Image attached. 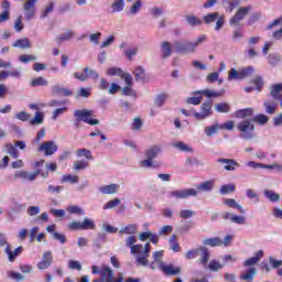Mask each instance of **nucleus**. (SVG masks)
I'll return each instance as SVG.
<instances>
[{
	"mask_svg": "<svg viewBox=\"0 0 282 282\" xmlns=\"http://www.w3.org/2000/svg\"><path fill=\"white\" fill-rule=\"evenodd\" d=\"M43 120H45V115L41 111H37L34 118L30 121V124H43Z\"/></svg>",
	"mask_w": 282,
	"mask_h": 282,
	"instance_id": "obj_44",
	"label": "nucleus"
},
{
	"mask_svg": "<svg viewBox=\"0 0 282 282\" xmlns=\"http://www.w3.org/2000/svg\"><path fill=\"white\" fill-rule=\"evenodd\" d=\"M269 63L272 65V67H276L281 63V55L273 54L269 55Z\"/></svg>",
	"mask_w": 282,
	"mask_h": 282,
	"instance_id": "obj_59",
	"label": "nucleus"
},
{
	"mask_svg": "<svg viewBox=\"0 0 282 282\" xmlns=\"http://www.w3.org/2000/svg\"><path fill=\"white\" fill-rule=\"evenodd\" d=\"M52 251H45L42 260L37 263V270H47L52 265Z\"/></svg>",
	"mask_w": 282,
	"mask_h": 282,
	"instance_id": "obj_14",
	"label": "nucleus"
},
{
	"mask_svg": "<svg viewBox=\"0 0 282 282\" xmlns=\"http://www.w3.org/2000/svg\"><path fill=\"white\" fill-rule=\"evenodd\" d=\"M2 153H7L14 159L19 158V150H17V145H13L12 143H7L2 149Z\"/></svg>",
	"mask_w": 282,
	"mask_h": 282,
	"instance_id": "obj_20",
	"label": "nucleus"
},
{
	"mask_svg": "<svg viewBox=\"0 0 282 282\" xmlns=\"http://www.w3.org/2000/svg\"><path fill=\"white\" fill-rule=\"evenodd\" d=\"M206 41V35H200L197 41H176L174 42V50L180 54H195L197 46Z\"/></svg>",
	"mask_w": 282,
	"mask_h": 282,
	"instance_id": "obj_2",
	"label": "nucleus"
},
{
	"mask_svg": "<svg viewBox=\"0 0 282 282\" xmlns=\"http://www.w3.org/2000/svg\"><path fill=\"white\" fill-rule=\"evenodd\" d=\"M158 269L165 273L166 276H177V274H182V269L173 264L160 263Z\"/></svg>",
	"mask_w": 282,
	"mask_h": 282,
	"instance_id": "obj_12",
	"label": "nucleus"
},
{
	"mask_svg": "<svg viewBox=\"0 0 282 282\" xmlns=\"http://www.w3.org/2000/svg\"><path fill=\"white\" fill-rule=\"evenodd\" d=\"M200 109V112H194V118L196 120H206V118L213 116V101L203 102Z\"/></svg>",
	"mask_w": 282,
	"mask_h": 282,
	"instance_id": "obj_10",
	"label": "nucleus"
},
{
	"mask_svg": "<svg viewBox=\"0 0 282 282\" xmlns=\"http://www.w3.org/2000/svg\"><path fill=\"white\" fill-rule=\"evenodd\" d=\"M205 246H210V248H216L217 246H224V240L221 238H208L203 240Z\"/></svg>",
	"mask_w": 282,
	"mask_h": 282,
	"instance_id": "obj_31",
	"label": "nucleus"
},
{
	"mask_svg": "<svg viewBox=\"0 0 282 282\" xmlns=\"http://www.w3.org/2000/svg\"><path fill=\"white\" fill-rule=\"evenodd\" d=\"M140 164L143 169H155V166H158V162L149 158H147V160L141 161Z\"/></svg>",
	"mask_w": 282,
	"mask_h": 282,
	"instance_id": "obj_51",
	"label": "nucleus"
},
{
	"mask_svg": "<svg viewBox=\"0 0 282 282\" xmlns=\"http://www.w3.org/2000/svg\"><path fill=\"white\" fill-rule=\"evenodd\" d=\"M171 54H173V46H171V43L164 41L161 43V58L163 61H166V58H169V56H171Z\"/></svg>",
	"mask_w": 282,
	"mask_h": 282,
	"instance_id": "obj_18",
	"label": "nucleus"
},
{
	"mask_svg": "<svg viewBox=\"0 0 282 282\" xmlns=\"http://www.w3.org/2000/svg\"><path fill=\"white\" fill-rule=\"evenodd\" d=\"M120 204H122V200H120V198H113L112 200H109L104 205V210L116 208L117 206H120Z\"/></svg>",
	"mask_w": 282,
	"mask_h": 282,
	"instance_id": "obj_49",
	"label": "nucleus"
},
{
	"mask_svg": "<svg viewBox=\"0 0 282 282\" xmlns=\"http://www.w3.org/2000/svg\"><path fill=\"white\" fill-rule=\"evenodd\" d=\"M41 175V170H37L33 173H29L28 171L20 170L17 171L13 175L14 180H22V182H34L36 177Z\"/></svg>",
	"mask_w": 282,
	"mask_h": 282,
	"instance_id": "obj_8",
	"label": "nucleus"
},
{
	"mask_svg": "<svg viewBox=\"0 0 282 282\" xmlns=\"http://www.w3.org/2000/svg\"><path fill=\"white\" fill-rule=\"evenodd\" d=\"M88 166H89V163L85 161H75L73 163V167L75 171H85V169H87Z\"/></svg>",
	"mask_w": 282,
	"mask_h": 282,
	"instance_id": "obj_57",
	"label": "nucleus"
},
{
	"mask_svg": "<svg viewBox=\"0 0 282 282\" xmlns=\"http://www.w3.org/2000/svg\"><path fill=\"white\" fill-rule=\"evenodd\" d=\"M123 54L129 61H133V56L138 54V47L129 48L128 51H124Z\"/></svg>",
	"mask_w": 282,
	"mask_h": 282,
	"instance_id": "obj_62",
	"label": "nucleus"
},
{
	"mask_svg": "<svg viewBox=\"0 0 282 282\" xmlns=\"http://www.w3.org/2000/svg\"><path fill=\"white\" fill-rule=\"evenodd\" d=\"M252 113H254V109L252 108L241 109L236 112V118H250Z\"/></svg>",
	"mask_w": 282,
	"mask_h": 282,
	"instance_id": "obj_38",
	"label": "nucleus"
},
{
	"mask_svg": "<svg viewBox=\"0 0 282 282\" xmlns=\"http://www.w3.org/2000/svg\"><path fill=\"white\" fill-rule=\"evenodd\" d=\"M238 131H241L240 138L243 140H252V134H247L248 131H254L252 120H245L237 126Z\"/></svg>",
	"mask_w": 282,
	"mask_h": 282,
	"instance_id": "obj_7",
	"label": "nucleus"
},
{
	"mask_svg": "<svg viewBox=\"0 0 282 282\" xmlns=\"http://www.w3.org/2000/svg\"><path fill=\"white\" fill-rule=\"evenodd\" d=\"M167 99H169L167 94L158 95L156 98L154 99L155 107H164V102H166Z\"/></svg>",
	"mask_w": 282,
	"mask_h": 282,
	"instance_id": "obj_46",
	"label": "nucleus"
},
{
	"mask_svg": "<svg viewBox=\"0 0 282 282\" xmlns=\"http://www.w3.org/2000/svg\"><path fill=\"white\" fill-rule=\"evenodd\" d=\"M134 78L140 83H147V72L141 66H138L134 69Z\"/></svg>",
	"mask_w": 282,
	"mask_h": 282,
	"instance_id": "obj_27",
	"label": "nucleus"
},
{
	"mask_svg": "<svg viewBox=\"0 0 282 282\" xmlns=\"http://www.w3.org/2000/svg\"><path fill=\"white\" fill-rule=\"evenodd\" d=\"M250 10H252V7H241L237 10L236 14L230 19L229 23L230 25H239L246 17L250 13Z\"/></svg>",
	"mask_w": 282,
	"mask_h": 282,
	"instance_id": "obj_9",
	"label": "nucleus"
},
{
	"mask_svg": "<svg viewBox=\"0 0 282 282\" xmlns=\"http://www.w3.org/2000/svg\"><path fill=\"white\" fill-rule=\"evenodd\" d=\"M96 228V223L89 218H84L82 221V229L83 230H94Z\"/></svg>",
	"mask_w": 282,
	"mask_h": 282,
	"instance_id": "obj_43",
	"label": "nucleus"
},
{
	"mask_svg": "<svg viewBox=\"0 0 282 282\" xmlns=\"http://www.w3.org/2000/svg\"><path fill=\"white\" fill-rule=\"evenodd\" d=\"M256 275H257V269L256 268H251L246 273H242L240 279L242 281H252V279H254Z\"/></svg>",
	"mask_w": 282,
	"mask_h": 282,
	"instance_id": "obj_41",
	"label": "nucleus"
},
{
	"mask_svg": "<svg viewBox=\"0 0 282 282\" xmlns=\"http://www.w3.org/2000/svg\"><path fill=\"white\" fill-rule=\"evenodd\" d=\"M161 151H162V147L152 145L150 149L145 151V156L149 158L150 160H155V158L160 155Z\"/></svg>",
	"mask_w": 282,
	"mask_h": 282,
	"instance_id": "obj_22",
	"label": "nucleus"
},
{
	"mask_svg": "<svg viewBox=\"0 0 282 282\" xmlns=\"http://www.w3.org/2000/svg\"><path fill=\"white\" fill-rule=\"evenodd\" d=\"M94 111L88 109H82V110H75L74 116L75 118H78V120H82L83 122H89V118H91Z\"/></svg>",
	"mask_w": 282,
	"mask_h": 282,
	"instance_id": "obj_15",
	"label": "nucleus"
},
{
	"mask_svg": "<svg viewBox=\"0 0 282 282\" xmlns=\"http://www.w3.org/2000/svg\"><path fill=\"white\" fill-rule=\"evenodd\" d=\"M6 254H8V260L13 263V261H15V259L18 258L19 254H21V252H23V247L20 246L17 249H14L13 251L10 250V246H7L4 249Z\"/></svg>",
	"mask_w": 282,
	"mask_h": 282,
	"instance_id": "obj_17",
	"label": "nucleus"
},
{
	"mask_svg": "<svg viewBox=\"0 0 282 282\" xmlns=\"http://www.w3.org/2000/svg\"><path fill=\"white\" fill-rule=\"evenodd\" d=\"M178 217L181 219H191V217H195V210L193 209H181L178 213Z\"/></svg>",
	"mask_w": 282,
	"mask_h": 282,
	"instance_id": "obj_47",
	"label": "nucleus"
},
{
	"mask_svg": "<svg viewBox=\"0 0 282 282\" xmlns=\"http://www.w3.org/2000/svg\"><path fill=\"white\" fill-rule=\"evenodd\" d=\"M224 204L229 208H238L239 213H242V214L246 213V209H243V206L240 204H237V200H235V198H226L224 200Z\"/></svg>",
	"mask_w": 282,
	"mask_h": 282,
	"instance_id": "obj_30",
	"label": "nucleus"
},
{
	"mask_svg": "<svg viewBox=\"0 0 282 282\" xmlns=\"http://www.w3.org/2000/svg\"><path fill=\"white\" fill-rule=\"evenodd\" d=\"M282 91V84H274L270 87L269 93L272 98H279V94Z\"/></svg>",
	"mask_w": 282,
	"mask_h": 282,
	"instance_id": "obj_37",
	"label": "nucleus"
},
{
	"mask_svg": "<svg viewBox=\"0 0 282 282\" xmlns=\"http://www.w3.org/2000/svg\"><path fill=\"white\" fill-rule=\"evenodd\" d=\"M99 191L100 193H102V195H116V193L120 191V185L118 184L104 185L99 187Z\"/></svg>",
	"mask_w": 282,
	"mask_h": 282,
	"instance_id": "obj_16",
	"label": "nucleus"
},
{
	"mask_svg": "<svg viewBox=\"0 0 282 282\" xmlns=\"http://www.w3.org/2000/svg\"><path fill=\"white\" fill-rule=\"evenodd\" d=\"M76 154L78 155V158H85L86 160H94V156L91 155V151L87 150V149H78L76 151Z\"/></svg>",
	"mask_w": 282,
	"mask_h": 282,
	"instance_id": "obj_53",
	"label": "nucleus"
},
{
	"mask_svg": "<svg viewBox=\"0 0 282 282\" xmlns=\"http://www.w3.org/2000/svg\"><path fill=\"white\" fill-rule=\"evenodd\" d=\"M99 274L102 276L105 282H124V273L119 272L117 279L115 278L113 270L108 265H102Z\"/></svg>",
	"mask_w": 282,
	"mask_h": 282,
	"instance_id": "obj_3",
	"label": "nucleus"
},
{
	"mask_svg": "<svg viewBox=\"0 0 282 282\" xmlns=\"http://www.w3.org/2000/svg\"><path fill=\"white\" fill-rule=\"evenodd\" d=\"M215 185V182L213 181H205L197 185V191H200V193H208V191H213V186Z\"/></svg>",
	"mask_w": 282,
	"mask_h": 282,
	"instance_id": "obj_33",
	"label": "nucleus"
},
{
	"mask_svg": "<svg viewBox=\"0 0 282 282\" xmlns=\"http://www.w3.org/2000/svg\"><path fill=\"white\" fill-rule=\"evenodd\" d=\"M199 253H200L199 263L204 265V268H208V260L210 259V252H208V249L200 247Z\"/></svg>",
	"mask_w": 282,
	"mask_h": 282,
	"instance_id": "obj_21",
	"label": "nucleus"
},
{
	"mask_svg": "<svg viewBox=\"0 0 282 282\" xmlns=\"http://www.w3.org/2000/svg\"><path fill=\"white\" fill-rule=\"evenodd\" d=\"M172 147L177 149V151H182L183 153H193V148L184 143V141H174L172 142Z\"/></svg>",
	"mask_w": 282,
	"mask_h": 282,
	"instance_id": "obj_19",
	"label": "nucleus"
},
{
	"mask_svg": "<svg viewBox=\"0 0 282 282\" xmlns=\"http://www.w3.org/2000/svg\"><path fill=\"white\" fill-rule=\"evenodd\" d=\"M68 229L69 230H83V223H80L78 220H72L68 224Z\"/></svg>",
	"mask_w": 282,
	"mask_h": 282,
	"instance_id": "obj_60",
	"label": "nucleus"
},
{
	"mask_svg": "<svg viewBox=\"0 0 282 282\" xmlns=\"http://www.w3.org/2000/svg\"><path fill=\"white\" fill-rule=\"evenodd\" d=\"M254 72V68L252 66H249L247 68H231L228 73V80H243V78H248V76H252V73Z\"/></svg>",
	"mask_w": 282,
	"mask_h": 282,
	"instance_id": "obj_4",
	"label": "nucleus"
},
{
	"mask_svg": "<svg viewBox=\"0 0 282 282\" xmlns=\"http://www.w3.org/2000/svg\"><path fill=\"white\" fill-rule=\"evenodd\" d=\"M39 0H25L22 4L23 17L25 21H32L36 17V2Z\"/></svg>",
	"mask_w": 282,
	"mask_h": 282,
	"instance_id": "obj_5",
	"label": "nucleus"
},
{
	"mask_svg": "<svg viewBox=\"0 0 282 282\" xmlns=\"http://www.w3.org/2000/svg\"><path fill=\"white\" fill-rule=\"evenodd\" d=\"M142 6H143L142 0H135L134 2H132L130 10H129L130 14H132V15L138 14V12H140L142 10Z\"/></svg>",
	"mask_w": 282,
	"mask_h": 282,
	"instance_id": "obj_35",
	"label": "nucleus"
},
{
	"mask_svg": "<svg viewBox=\"0 0 282 282\" xmlns=\"http://www.w3.org/2000/svg\"><path fill=\"white\" fill-rule=\"evenodd\" d=\"M135 232H138V225H128V226L119 229V235L134 236Z\"/></svg>",
	"mask_w": 282,
	"mask_h": 282,
	"instance_id": "obj_29",
	"label": "nucleus"
},
{
	"mask_svg": "<svg viewBox=\"0 0 282 282\" xmlns=\"http://www.w3.org/2000/svg\"><path fill=\"white\" fill-rule=\"evenodd\" d=\"M263 107L265 109V113H269V116H274V113H276V101L267 100L264 101Z\"/></svg>",
	"mask_w": 282,
	"mask_h": 282,
	"instance_id": "obj_26",
	"label": "nucleus"
},
{
	"mask_svg": "<svg viewBox=\"0 0 282 282\" xmlns=\"http://www.w3.org/2000/svg\"><path fill=\"white\" fill-rule=\"evenodd\" d=\"M138 241V238L135 236H128L124 239V246L126 248H130L131 254H138L137 256V262L139 265H149V252H151V242H147L143 246L142 251V245H135Z\"/></svg>",
	"mask_w": 282,
	"mask_h": 282,
	"instance_id": "obj_1",
	"label": "nucleus"
},
{
	"mask_svg": "<svg viewBox=\"0 0 282 282\" xmlns=\"http://www.w3.org/2000/svg\"><path fill=\"white\" fill-rule=\"evenodd\" d=\"M229 220H231L234 224H239V225L246 224V217L243 216L232 215L229 217Z\"/></svg>",
	"mask_w": 282,
	"mask_h": 282,
	"instance_id": "obj_63",
	"label": "nucleus"
},
{
	"mask_svg": "<svg viewBox=\"0 0 282 282\" xmlns=\"http://www.w3.org/2000/svg\"><path fill=\"white\" fill-rule=\"evenodd\" d=\"M119 77L124 80L128 87H131V85H133V77L131 76V74L122 72Z\"/></svg>",
	"mask_w": 282,
	"mask_h": 282,
	"instance_id": "obj_58",
	"label": "nucleus"
},
{
	"mask_svg": "<svg viewBox=\"0 0 282 282\" xmlns=\"http://www.w3.org/2000/svg\"><path fill=\"white\" fill-rule=\"evenodd\" d=\"M122 96H130L131 98H138V94L131 88V86H126L121 88Z\"/></svg>",
	"mask_w": 282,
	"mask_h": 282,
	"instance_id": "obj_55",
	"label": "nucleus"
},
{
	"mask_svg": "<svg viewBox=\"0 0 282 282\" xmlns=\"http://www.w3.org/2000/svg\"><path fill=\"white\" fill-rule=\"evenodd\" d=\"M215 111L218 113H228L230 111V105L227 102H219L215 105Z\"/></svg>",
	"mask_w": 282,
	"mask_h": 282,
	"instance_id": "obj_40",
	"label": "nucleus"
},
{
	"mask_svg": "<svg viewBox=\"0 0 282 282\" xmlns=\"http://www.w3.org/2000/svg\"><path fill=\"white\" fill-rule=\"evenodd\" d=\"M75 36L74 31H68L56 37L57 43H65V41H72Z\"/></svg>",
	"mask_w": 282,
	"mask_h": 282,
	"instance_id": "obj_36",
	"label": "nucleus"
},
{
	"mask_svg": "<svg viewBox=\"0 0 282 282\" xmlns=\"http://www.w3.org/2000/svg\"><path fill=\"white\" fill-rule=\"evenodd\" d=\"M185 20H186V23L192 28L199 26L203 23L202 19L197 18L194 14H185Z\"/></svg>",
	"mask_w": 282,
	"mask_h": 282,
	"instance_id": "obj_24",
	"label": "nucleus"
},
{
	"mask_svg": "<svg viewBox=\"0 0 282 282\" xmlns=\"http://www.w3.org/2000/svg\"><path fill=\"white\" fill-rule=\"evenodd\" d=\"M74 76L77 80H80L82 83L89 80V67H85L83 69V73L80 72L74 73Z\"/></svg>",
	"mask_w": 282,
	"mask_h": 282,
	"instance_id": "obj_32",
	"label": "nucleus"
},
{
	"mask_svg": "<svg viewBox=\"0 0 282 282\" xmlns=\"http://www.w3.org/2000/svg\"><path fill=\"white\" fill-rule=\"evenodd\" d=\"M26 213H28L29 217H36V215H39V213H41V208L39 206H30L26 209Z\"/></svg>",
	"mask_w": 282,
	"mask_h": 282,
	"instance_id": "obj_61",
	"label": "nucleus"
},
{
	"mask_svg": "<svg viewBox=\"0 0 282 282\" xmlns=\"http://www.w3.org/2000/svg\"><path fill=\"white\" fill-rule=\"evenodd\" d=\"M198 193L195 188L187 189H176L170 192V197H174L175 199H188V197H197Z\"/></svg>",
	"mask_w": 282,
	"mask_h": 282,
	"instance_id": "obj_6",
	"label": "nucleus"
},
{
	"mask_svg": "<svg viewBox=\"0 0 282 282\" xmlns=\"http://www.w3.org/2000/svg\"><path fill=\"white\" fill-rule=\"evenodd\" d=\"M219 19V12L208 13L203 18V21L207 24L215 23Z\"/></svg>",
	"mask_w": 282,
	"mask_h": 282,
	"instance_id": "obj_45",
	"label": "nucleus"
},
{
	"mask_svg": "<svg viewBox=\"0 0 282 282\" xmlns=\"http://www.w3.org/2000/svg\"><path fill=\"white\" fill-rule=\"evenodd\" d=\"M37 151L46 156L54 155L58 151V145L54 141H45L39 147Z\"/></svg>",
	"mask_w": 282,
	"mask_h": 282,
	"instance_id": "obj_11",
	"label": "nucleus"
},
{
	"mask_svg": "<svg viewBox=\"0 0 282 282\" xmlns=\"http://www.w3.org/2000/svg\"><path fill=\"white\" fill-rule=\"evenodd\" d=\"M194 96H205L206 98H221L224 96V90L217 91L209 88L203 90H196L193 93Z\"/></svg>",
	"mask_w": 282,
	"mask_h": 282,
	"instance_id": "obj_13",
	"label": "nucleus"
},
{
	"mask_svg": "<svg viewBox=\"0 0 282 282\" xmlns=\"http://www.w3.org/2000/svg\"><path fill=\"white\" fill-rule=\"evenodd\" d=\"M218 162L225 165L226 171H235V166H239V163L232 159H218Z\"/></svg>",
	"mask_w": 282,
	"mask_h": 282,
	"instance_id": "obj_28",
	"label": "nucleus"
},
{
	"mask_svg": "<svg viewBox=\"0 0 282 282\" xmlns=\"http://www.w3.org/2000/svg\"><path fill=\"white\" fill-rule=\"evenodd\" d=\"M236 189L237 187L235 186V184L230 183V184L223 185L220 187V193L221 195H228V193H235Z\"/></svg>",
	"mask_w": 282,
	"mask_h": 282,
	"instance_id": "obj_50",
	"label": "nucleus"
},
{
	"mask_svg": "<svg viewBox=\"0 0 282 282\" xmlns=\"http://www.w3.org/2000/svg\"><path fill=\"white\" fill-rule=\"evenodd\" d=\"M111 13L116 14L118 12H122L124 10V0H116L111 6Z\"/></svg>",
	"mask_w": 282,
	"mask_h": 282,
	"instance_id": "obj_34",
	"label": "nucleus"
},
{
	"mask_svg": "<svg viewBox=\"0 0 282 282\" xmlns=\"http://www.w3.org/2000/svg\"><path fill=\"white\" fill-rule=\"evenodd\" d=\"M13 47H19L20 50H30L32 47V43H30V40L28 37H23L20 40H15L13 43Z\"/></svg>",
	"mask_w": 282,
	"mask_h": 282,
	"instance_id": "obj_23",
	"label": "nucleus"
},
{
	"mask_svg": "<svg viewBox=\"0 0 282 282\" xmlns=\"http://www.w3.org/2000/svg\"><path fill=\"white\" fill-rule=\"evenodd\" d=\"M270 120V117L267 115H257L253 119L252 122H257V124H267V122Z\"/></svg>",
	"mask_w": 282,
	"mask_h": 282,
	"instance_id": "obj_54",
	"label": "nucleus"
},
{
	"mask_svg": "<svg viewBox=\"0 0 282 282\" xmlns=\"http://www.w3.org/2000/svg\"><path fill=\"white\" fill-rule=\"evenodd\" d=\"M220 126L218 123L214 124V126H209L205 128V134L208 138H213V135H216V133L219 131Z\"/></svg>",
	"mask_w": 282,
	"mask_h": 282,
	"instance_id": "obj_39",
	"label": "nucleus"
},
{
	"mask_svg": "<svg viewBox=\"0 0 282 282\" xmlns=\"http://www.w3.org/2000/svg\"><path fill=\"white\" fill-rule=\"evenodd\" d=\"M207 268L212 271V272H218L219 270H221V268H224V264H221V262L217 261V260H212L209 262V265H207Z\"/></svg>",
	"mask_w": 282,
	"mask_h": 282,
	"instance_id": "obj_52",
	"label": "nucleus"
},
{
	"mask_svg": "<svg viewBox=\"0 0 282 282\" xmlns=\"http://www.w3.org/2000/svg\"><path fill=\"white\" fill-rule=\"evenodd\" d=\"M53 94H55V96H72L70 90H67V88H63L59 86L53 87Z\"/></svg>",
	"mask_w": 282,
	"mask_h": 282,
	"instance_id": "obj_42",
	"label": "nucleus"
},
{
	"mask_svg": "<svg viewBox=\"0 0 282 282\" xmlns=\"http://www.w3.org/2000/svg\"><path fill=\"white\" fill-rule=\"evenodd\" d=\"M46 85H47V82L43 77H37L31 80V87H45Z\"/></svg>",
	"mask_w": 282,
	"mask_h": 282,
	"instance_id": "obj_56",
	"label": "nucleus"
},
{
	"mask_svg": "<svg viewBox=\"0 0 282 282\" xmlns=\"http://www.w3.org/2000/svg\"><path fill=\"white\" fill-rule=\"evenodd\" d=\"M91 96V90L87 88L80 87L79 90L76 93L75 98H89Z\"/></svg>",
	"mask_w": 282,
	"mask_h": 282,
	"instance_id": "obj_48",
	"label": "nucleus"
},
{
	"mask_svg": "<svg viewBox=\"0 0 282 282\" xmlns=\"http://www.w3.org/2000/svg\"><path fill=\"white\" fill-rule=\"evenodd\" d=\"M186 259H196V257H199V249L189 250L185 254Z\"/></svg>",
	"mask_w": 282,
	"mask_h": 282,
	"instance_id": "obj_64",
	"label": "nucleus"
},
{
	"mask_svg": "<svg viewBox=\"0 0 282 282\" xmlns=\"http://www.w3.org/2000/svg\"><path fill=\"white\" fill-rule=\"evenodd\" d=\"M263 259V250H259L254 257L249 258L245 261V265L248 268L250 265H257L258 261H261Z\"/></svg>",
	"mask_w": 282,
	"mask_h": 282,
	"instance_id": "obj_25",
	"label": "nucleus"
}]
</instances>
